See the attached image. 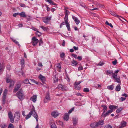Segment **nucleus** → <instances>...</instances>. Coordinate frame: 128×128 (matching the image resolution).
<instances>
[{
  "mask_svg": "<svg viewBox=\"0 0 128 128\" xmlns=\"http://www.w3.org/2000/svg\"><path fill=\"white\" fill-rule=\"evenodd\" d=\"M16 95L17 97L21 100H22L25 98L23 91L21 89H20L17 92Z\"/></svg>",
  "mask_w": 128,
  "mask_h": 128,
  "instance_id": "obj_1",
  "label": "nucleus"
},
{
  "mask_svg": "<svg viewBox=\"0 0 128 128\" xmlns=\"http://www.w3.org/2000/svg\"><path fill=\"white\" fill-rule=\"evenodd\" d=\"M113 80L115 82H117L119 84H121V82L120 76H118V75L114 74L112 76Z\"/></svg>",
  "mask_w": 128,
  "mask_h": 128,
  "instance_id": "obj_2",
  "label": "nucleus"
},
{
  "mask_svg": "<svg viewBox=\"0 0 128 128\" xmlns=\"http://www.w3.org/2000/svg\"><path fill=\"white\" fill-rule=\"evenodd\" d=\"M39 41V40L34 36L32 38V45L34 46L36 45Z\"/></svg>",
  "mask_w": 128,
  "mask_h": 128,
  "instance_id": "obj_3",
  "label": "nucleus"
},
{
  "mask_svg": "<svg viewBox=\"0 0 128 128\" xmlns=\"http://www.w3.org/2000/svg\"><path fill=\"white\" fill-rule=\"evenodd\" d=\"M50 100V96L48 93H46V96L44 100V103L48 102Z\"/></svg>",
  "mask_w": 128,
  "mask_h": 128,
  "instance_id": "obj_4",
  "label": "nucleus"
},
{
  "mask_svg": "<svg viewBox=\"0 0 128 128\" xmlns=\"http://www.w3.org/2000/svg\"><path fill=\"white\" fill-rule=\"evenodd\" d=\"M34 113H35V110L34 109H32L31 110L29 113L26 116L25 118L27 120L29 118L32 114H34Z\"/></svg>",
  "mask_w": 128,
  "mask_h": 128,
  "instance_id": "obj_5",
  "label": "nucleus"
},
{
  "mask_svg": "<svg viewBox=\"0 0 128 128\" xmlns=\"http://www.w3.org/2000/svg\"><path fill=\"white\" fill-rule=\"evenodd\" d=\"M113 111V110H109L108 111H107L106 113L105 114L102 113L101 116L103 117H105L107 116H108L110 114H111Z\"/></svg>",
  "mask_w": 128,
  "mask_h": 128,
  "instance_id": "obj_6",
  "label": "nucleus"
},
{
  "mask_svg": "<svg viewBox=\"0 0 128 128\" xmlns=\"http://www.w3.org/2000/svg\"><path fill=\"white\" fill-rule=\"evenodd\" d=\"M51 17L46 16L43 18V22L45 23H47L51 20Z\"/></svg>",
  "mask_w": 128,
  "mask_h": 128,
  "instance_id": "obj_7",
  "label": "nucleus"
},
{
  "mask_svg": "<svg viewBox=\"0 0 128 128\" xmlns=\"http://www.w3.org/2000/svg\"><path fill=\"white\" fill-rule=\"evenodd\" d=\"M72 18L76 24L78 25L80 23V21L77 18L74 16H72Z\"/></svg>",
  "mask_w": 128,
  "mask_h": 128,
  "instance_id": "obj_8",
  "label": "nucleus"
},
{
  "mask_svg": "<svg viewBox=\"0 0 128 128\" xmlns=\"http://www.w3.org/2000/svg\"><path fill=\"white\" fill-rule=\"evenodd\" d=\"M106 74L107 75H109V76L111 75H112V76L114 74L113 71L111 70H106Z\"/></svg>",
  "mask_w": 128,
  "mask_h": 128,
  "instance_id": "obj_9",
  "label": "nucleus"
},
{
  "mask_svg": "<svg viewBox=\"0 0 128 128\" xmlns=\"http://www.w3.org/2000/svg\"><path fill=\"white\" fill-rule=\"evenodd\" d=\"M20 87L21 85L20 84H17L15 87L14 88V92H16L20 88Z\"/></svg>",
  "mask_w": 128,
  "mask_h": 128,
  "instance_id": "obj_10",
  "label": "nucleus"
},
{
  "mask_svg": "<svg viewBox=\"0 0 128 128\" xmlns=\"http://www.w3.org/2000/svg\"><path fill=\"white\" fill-rule=\"evenodd\" d=\"M39 78L43 83H44L45 82V78L44 76H43L42 74H40V75Z\"/></svg>",
  "mask_w": 128,
  "mask_h": 128,
  "instance_id": "obj_11",
  "label": "nucleus"
},
{
  "mask_svg": "<svg viewBox=\"0 0 128 128\" xmlns=\"http://www.w3.org/2000/svg\"><path fill=\"white\" fill-rule=\"evenodd\" d=\"M109 108L110 110H115L118 108V106H116L113 105H110L109 107Z\"/></svg>",
  "mask_w": 128,
  "mask_h": 128,
  "instance_id": "obj_12",
  "label": "nucleus"
},
{
  "mask_svg": "<svg viewBox=\"0 0 128 128\" xmlns=\"http://www.w3.org/2000/svg\"><path fill=\"white\" fill-rule=\"evenodd\" d=\"M37 97L36 95H34L30 98V100L34 102H35L37 100Z\"/></svg>",
  "mask_w": 128,
  "mask_h": 128,
  "instance_id": "obj_13",
  "label": "nucleus"
},
{
  "mask_svg": "<svg viewBox=\"0 0 128 128\" xmlns=\"http://www.w3.org/2000/svg\"><path fill=\"white\" fill-rule=\"evenodd\" d=\"M50 124L51 128H56L55 124L53 121H50Z\"/></svg>",
  "mask_w": 128,
  "mask_h": 128,
  "instance_id": "obj_14",
  "label": "nucleus"
},
{
  "mask_svg": "<svg viewBox=\"0 0 128 128\" xmlns=\"http://www.w3.org/2000/svg\"><path fill=\"white\" fill-rule=\"evenodd\" d=\"M69 114L67 113H66L64 115V120L66 121L68 120L69 119Z\"/></svg>",
  "mask_w": 128,
  "mask_h": 128,
  "instance_id": "obj_15",
  "label": "nucleus"
},
{
  "mask_svg": "<svg viewBox=\"0 0 128 128\" xmlns=\"http://www.w3.org/2000/svg\"><path fill=\"white\" fill-rule=\"evenodd\" d=\"M96 122V124L98 126L102 125L104 124V120H99V121L98 122Z\"/></svg>",
  "mask_w": 128,
  "mask_h": 128,
  "instance_id": "obj_16",
  "label": "nucleus"
},
{
  "mask_svg": "<svg viewBox=\"0 0 128 128\" xmlns=\"http://www.w3.org/2000/svg\"><path fill=\"white\" fill-rule=\"evenodd\" d=\"M20 64L21 66H22L21 69H22V68H24V59H22L21 60H20Z\"/></svg>",
  "mask_w": 128,
  "mask_h": 128,
  "instance_id": "obj_17",
  "label": "nucleus"
},
{
  "mask_svg": "<svg viewBox=\"0 0 128 128\" xmlns=\"http://www.w3.org/2000/svg\"><path fill=\"white\" fill-rule=\"evenodd\" d=\"M16 117V118L19 120L20 116V114L19 112H16L15 113L14 116V118H15Z\"/></svg>",
  "mask_w": 128,
  "mask_h": 128,
  "instance_id": "obj_18",
  "label": "nucleus"
},
{
  "mask_svg": "<svg viewBox=\"0 0 128 128\" xmlns=\"http://www.w3.org/2000/svg\"><path fill=\"white\" fill-rule=\"evenodd\" d=\"M32 29L33 30L36 31L37 33H39V34H38V36H40L42 35V33L39 32L38 30L36 28H32Z\"/></svg>",
  "mask_w": 128,
  "mask_h": 128,
  "instance_id": "obj_19",
  "label": "nucleus"
},
{
  "mask_svg": "<svg viewBox=\"0 0 128 128\" xmlns=\"http://www.w3.org/2000/svg\"><path fill=\"white\" fill-rule=\"evenodd\" d=\"M71 63V65L72 66H76L78 64V62L74 60H73L72 61Z\"/></svg>",
  "mask_w": 128,
  "mask_h": 128,
  "instance_id": "obj_20",
  "label": "nucleus"
},
{
  "mask_svg": "<svg viewBox=\"0 0 128 128\" xmlns=\"http://www.w3.org/2000/svg\"><path fill=\"white\" fill-rule=\"evenodd\" d=\"M90 126L92 128H94L98 127V126L96 124V123L94 122L91 124H90Z\"/></svg>",
  "mask_w": 128,
  "mask_h": 128,
  "instance_id": "obj_21",
  "label": "nucleus"
},
{
  "mask_svg": "<svg viewBox=\"0 0 128 128\" xmlns=\"http://www.w3.org/2000/svg\"><path fill=\"white\" fill-rule=\"evenodd\" d=\"M33 114V116L36 119L37 122L38 123V115L35 111V113H34V114Z\"/></svg>",
  "mask_w": 128,
  "mask_h": 128,
  "instance_id": "obj_22",
  "label": "nucleus"
},
{
  "mask_svg": "<svg viewBox=\"0 0 128 128\" xmlns=\"http://www.w3.org/2000/svg\"><path fill=\"white\" fill-rule=\"evenodd\" d=\"M51 114L54 117H56L58 115V113L55 112H52Z\"/></svg>",
  "mask_w": 128,
  "mask_h": 128,
  "instance_id": "obj_23",
  "label": "nucleus"
},
{
  "mask_svg": "<svg viewBox=\"0 0 128 128\" xmlns=\"http://www.w3.org/2000/svg\"><path fill=\"white\" fill-rule=\"evenodd\" d=\"M20 16L23 18H25L26 17V15L24 12H22L20 13Z\"/></svg>",
  "mask_w": 128,
  "mask_h": 128,
  "instance_id": "obj_24",
  "label": "nucleus"
},
{
  "mask_svg": "<svg viewBox=\"0 0 128 128\" xmlns=\"http://www.w3.org/2000/svg\"><path fill=\"white\" fill-rule=\"evenodd\" d=\"M73 123L74 126H75L78 122V120L76 118H72Z\"/></svg>",
  "mask_w": 128,
  "mask_h": 128,
  "instance_id": "obj_25",
  "label": "nucleus"
},
{
  "mask_svg": "<svg viewBox=\"0 0 128 128\" xmlns=\"http://www.w3.org/2000/svg\"><path fill=\"white\" fill-rule=\"evenodd\" d=\"M46 1L49 2L50 4L55 5L56 4L54 3V2L52 0H46Z\"/></svg>",
  "mask_w": 128,
  "mask_h": 128,
  "instance_id": "obj_26",
  "label": "nucleus"
},
{
  "mask_svg": "<svg viewBox=\"0 0 128 128\" xmlns=\"http://www.w3.org/2000/svg\"><path fill=\"white\" fill-rule=\"evenodd\" d=\"M65 18H68V14H70V12L69 11L67 10H65Z\"/></svg>",
  "mask_w": 128,
  "mask_h": 128,
  "instance_id": "obj_27",
  "label": "nucleus"
},
{
  "mask_svg": "<svg viewBox=\"0 0 128 128\" xmlns=\"http://www.w3.org/2000/svg\"><path fill=\"white\" fill-rule=\"evenodd\" d=\"M101 106L103 108V113H104L106 112V110L107 109V107L106 106L104 105H102Z\"/></svg>",
  "mask_w": 128,
  "mask_h": 128,
  "instance_id": "obj_28",
  "label": "nucleus"
},
{
  "mask_svg": "<svg viewBox=\"0 0 128 128\" xmlns=\"http://www.w3.org/2000/svg\"><path fill=\"white\" fill-rule=\"evenodd\" d=\"M109 13L110 14H111L112 15V16H116V17L118 16L116 14V13H115L114 12H113V11H109Z\"/></svg>",
  "mask_w": 128,
  "mask_h": 128,
  "instance_id": "obj_29",
  "label": "nucleus"
},
{
  "mask_svg": "<svg viewBox=\"0 0 128 128\" xmlns=\"http://www.w3.org/2000/svg\"><path fill=\"white\" fill-rule=\"evenodd\" d=\"M23 82L24 84H31L29 82V80L28 79H26L24 80L23 81Z\"/></svg>",
  "mask_w": 128,
  "mask_h": 128,
  "instance_id": "obj_30",
  "label": "nucleus"
},
{
  "mask_svg": "<svg viewBox=\"0 0 128 128\" xmlns=\"http://www.w3.org/2000/svg\"><path fill=\"white\" fill-rule=\"evenodd\" d=\"M120 86L119 84H118L116 86V91H119L120 90Z\"/></svg>",
  "mask_w": 128,
  "mask_h": 128,
  "instance_id": "obj_31",
  "label": "nucleus"
},
{
  "mask_svg": "<svg viewBox=\"0 0 128 128\" xmlns=\"http://www.w3.org/2000/svg\"><path fill=\"white\" fill-rule=\"evenodd\" d=\"M123 108L122 107H120L118 108L116 110V112L117 113H120L122 110Z\"/></svg>",
  "mask_w": 128,
  "mask_h": 128,
  "instance_id": "obj_32",
  "label": "nucleus"
},
{
  "mask_svg": "<svg viewBox=\"0 0 128 128\" xmlns=\"http://www.w3.org/2000/svg\"><path fill=\"white\" fill-rule=\"evenodd\" d=\"M6 97L2 96V104H4L6 102Z\"/></svg>",
  "mask_w": 128,
  "mask_h": 128,
  "instance_id": "obj_33",
  "label": "nucleus"
},
{
  "mask_svg": "<svg viewBox=\"0 0 128 128\" xmlns=\"http://www.w3.org/2000/svg\"><path fill=\"white\" fill-rule=\"evenodd\" d=\"M10 82V84L9 86V88H10L11 87H12L14 84V82L13 80H11V82Z\"/></svg>",
  "mask_w": 128,
  "mask_h": 128,
  "instance_id": "obj_34",
  "label": "nucleus"
},
{
  "mask_svg": "<svg viewBox=\"0 0 128 128\" xmlns=\"http://www.w3.org/2000/svg\"><path fill=\"white\" fill-rule=\"evenodd\" d=\"M12 41L15 43L16 44L18 45L19 46H20V45L19 44L18 42L16 40L14 39L13 38H11Z\"/></svg>",
  "mask_w": 128,
  "mask_h": 128,
  "instance_id": "obj_35",
  "label": "nucleus"
},
{
  "mask_svg": "<svg viewBox=\"0 0 128 128\" xmlns=\"http://www.w3.org/2000/svg\"><path fill=\"white\" fill-rule=\"evenodd\" d=\"M113 86V85H111L108 86H107V88L109 90H112L114 88Z\"/></svg>",
  "mask_w": 128,
  "mask_h": 128,
  "instance_id": "obj_36",
  "label": "nucleus"
},
{
  "mask_svg": "<svg viewBox=\"0 0 128 128\" xmlns=\"http://www.w3.org/2000/svg\"><path fill=\"white\" fill-rule=\"evenodd\" d=\"M40 27L45 32L47 31L48 29L47 28H46L43 26H41Z\"/></svg>",
  "mask_w": 128,
  "mask_h": 128,
  "instance_id": "obj_37",
  "label": "nucleus"
},
{
  "mask_svg": "<svg viewBox=\"0 0 128 128\" xmlns=\"http://www.w3.org/2000/svg\"><path fill=\"white\" fill-rule=\"evenodd\" d=\"M8 118L13 117V115L12 113L11 112H10L8 113Z\"/></svg>",
  "mask_w": 128,
  "mask_h": 128,
  "instance_id": "obj_38",
  "label": "nucleus"
},
{
  "mask_svg": "<svg viewBox=\"0 0 128 128\" xmlns=\"http://www.w3.org/2000/svg\"><path fill=\"white\" fill-rule=\"evenodd\" d=\"M8 93V90L6 89H5L3 95L2 96L6 97V95Z\"/></svg>",
  "mask_w": 128,
  "mask_h": 128,
  "instance_id": "obj_39",
  "label": "nucleus"
},
{
  "mask_svg": "<svg viewBox=\"0 0 128 128\" xmlns=\"http://www.w3.org/2000/svg\"><path fill=\"white\" fill-rule=\"evenodd\" d=\"M74 87L75 88L78 90H80V86H78L77 85H74Z\"/></svg>",
  "mask_w": 128,
  "mask_h": 128,
  "instance_id": "obj_40",
  "label": "nucleus"
},
{
  "mask_svg": "<svg viewBox=\"0 0 128 128\" xmlns=\"http://www.w3.org/2000/svg\"><path fill=\"white\" fill-rule=\"evenodd\" d=\"M83 91L84 92H89L90 90L88 88H84Z\"/></svg>",
  "mask_w": 128,
  "mask_h": 128,
  "instance_id": "obj_41",
  "label": "nucleus"
},
{
  "mask_svg": "<svg viewBox=\"0 0 128 128\" xmlns=\"http://www.w3.org/2000/svg\"><path fill=\"white\" fill-rule=\"evenodd\" d=\"M54 82H57L58 80V78L56 76V75H55L54 78Z\"/></svg>",
  "mask_w": 128,
  "mask_h": 128,
  "instance_id": "obj_42",
  "label": "nucleus"
},
{
  "mask_svg": "<svg viewBox=\"0 0 128 128\" xmlns=\"http://www.w3.org/2000/svg\"><path fill=\"white\" fill-rule=\"evenodd\" d=\"M8 128H14V127L12 124L10 123L9 124Z\"/></svg>",
  "mask_w": 128,
  "mask_h": 128,
  "instance_id": "obj_43",
  "label": "nucleus"
},
{
  "mask_svg": "<svg viewBox=\"0 0 128 128\" xmlns=\"http://www.w3.org/2000/svg\"><path fill=\"white\" fill-rule=\"evenodd\" d=\"M126 99V98L121 97L120 98L119 100L120 102H122L125 100Z\"/></svg>",
  "mask_w": 128,
  "mask_h": 128,
  "instance_id": "obj_44",
  "label": "nucleus"
},
{
  "mask_svg": "<svg viewBox=\"0 0 128 128\" xmlns=\"http://www.w3.org/2000/svg\"><path fill=\"white\" fill-rule=\"evenodd\" d=\"M56 67L57 68L60 69L61 68V65L60 63H58L56 64Z\"/></svg>",
  "mask_w": 128,
  "mask_h": 128,
  "instance_id": "obj_45",
  "label": "nucleus"
},
{
  "mask_svg": "<svg viewBox=\"0 0 128 128\" xmlns=\"http://www.w3.org/2000/svg\"><path fill=\"white\" fill-rule=\"evenodd\" d=\"M9 118L10 122L12 123H14V119L13 117Z\"/></svg>",
  "mask_w": 128,
  "mask_h": 128,
  "instance_id": "obj_46",
  "label": "nucleus"
},
{
  "mask_svg": "<svg viewBox=\"0 0 128 128\" xmlns=\"http://www.w3.org/2000/svg\"><path fill=\"white\" fill-rule=\"evenodd\" d=\"M43 43V41L42 40V38H40V39L39 42V46H40L41 44H42Z\"/></svg>",
  "mask_w": 128,
  "mask_h": 128,
  "instance_id": "obj_47",
  "label": "nucleus"
},
{
  "mask_svg": "<svg viewBox=\"0 0 128 128\" xmlns=\"http://www.w3.org/2000/svg\"><path fill=\"white\" fill-rule=\"evenodd\" d=\"M122 126L123 127H125L126 126V122L124 121L123 122H122Z\"/></svg>",
  "mask_w": 128,
  "mask_h": 128,
  "instance_id": "obj_48",
  "label": "nucleus"
},
{
  "mask_svg": "<svg viewBox=\"0 0 128 128\" xmlns=\"http://www.w3.org/2000/svg\"><path fill=\"white\" fill-rule=\"evenodd\" d=\"M65 23L66 24V25L69 24L68 21V18H66V19H65L64 20Z\"/></svg>",
  "mask_w": 128,
  "mask_h": 128,
  "instance_id": "obj_49",
  "label": "nucleus"
},
{
  "mask_svg": "<svg viewBox=\"0 0 128 128\" xmlns=\"http://www.w3.org/2000/svg\"><path fill=\"white\" fill-rule=\"evenodd\" d=\"M104 128H112V127L110 125L108 124L106 125Z\"/></svg>",
  "mask_w": 128,
  "mask_h": 128,
  "instance_id": "obj_50",
  "label": "nucleus"
},
{
  "mask_svg": "<svg viewBox=\"0 0 128 128\" xmlns=\"http://www.w3.org/2000/svg\"><path fill=\"white\" fill-rule=\"evenodd\" d=\"M66 26L68 29V31H70V25L69 24L66 25Z\"/></svg>",
  "mask_w": 128,
  "mask_h": 128,
  "instance_id": "obj_51",
  "label": "nucleus"
},
{
  "mask_svg": "<svg viewBox=\"0 0 128 128\" xmlns=\"http://www.w3.org/2000/svg\"><path fill=\"white\" fill-rule=\"evenodd\" d=\"M64 86L62 84H60L58 86V87L60 89L62 90Z\"/></svg>",
  "mask_w": 128,
  "mask_h": 128,
  "instance_id": "obj_52",
  "label": "nucleus"
},
{
  "mask_svg": "<svg viewBox=\"0 0 128 128\" xmlns=\"http://www.w3.org/2000/svg\"><path fill=\"white\" fill-rule=\"evenodd\" d=\"M26 18L28 20V21L32 19L31 17L30 16H26Z\"/></svg>",
  "mask_w": 128,
  "mask_h": 128,
  "instance_id": "obj_53",
  "label": "nucleus"
},
{
  "mask_svg": "<svg viewBox=\"0 0 128 128\" xmlns=\"http://www.w3.org/2000/svg\"><path fill=\"white\" fill-rule=\"evenodd\" d=\"M11 80L8 78H6V82L7 83H8L10 82L11 81Z\"/></svg>",
  "mask_w": 128,
  "mask_h": 128,
  "instance_id": "obj_54",
  "label": "nucleus"
},
{
  "mask_svg": "<svg viewBox=\"0 0 128 128\" xmlns=\"http://www.w3.org/2000/svg\"><path fill=\"white\" fill-rule=\"evenodd\" d=\"M117 60H115L114 61H113L112 62V63L113 65H115L117 64Z\"/></svg>",
  "mask_w": 128,
  "mask_h": 128,
  "instance_id": "obj_55",
  "label": "nucleus"
},
{
  "mask_svg": "<svg viewBox=\"0 0 128 128\" xmlns=\"http://www.w3.org/2000/svg\"><path fill=\"white\" fill-rule=\"evenodd\" d=\"M81 82H82L80 81L77 82H75L74 85L79 86V84Z\"/></svg>",
  "mask_w": 128,
  "mask_h": 128,
  "instance_id": "obj_56",
  "label": "nucleus"
},
{
  "mask_svg": "<svg viewBox=\"0 0 128 128\" xmlns=\"http://www.w3.org/2000/svg\"><path fill=\"white\" fill-rule=\"evenodd\" d=\"M38 66L39 67H40L41 68H42L43 66V65H42V63L40 62H39L38 63Z\"/></svg>",
  "mask_w": 128,
  "mask_h": 128,
  "instance_id": "obj_57",
  "label": "nucleus"
},
{
  "mask_svg": "<svg viewBox=\"0 0 128 128\" xmlns=\"http://www.w3.org/2000/svg\"><path fill=\"white\" fill-rule=\"evenodd\" d=\"M20 6L22 7L25 8L26 7V5L24 4H19Z\"/></svg>",
  "mask_w": 128,
  "mask_h": 128,
  "instance_id": "obj_58",
  "label": "nucleus"
},
{
  "mask_svg": "<svg viewBox=\"0 0 128 128\" xmlns=\"http://www.w3.org/2000/svg\"><path fill=\"white\" fill-rule=\"evenodd\" d=\"M65 54L64 53H62L60 54V57L62 58H64L65 56Z\"/></svg>",
  "mask_w": 128,
  "mask_h": 128,
  "instance_id": "obj_59",
  "label": "nucleus"
},
{
  "mask_svg": "<svg viewBox=\"0 0 128 128\" xmlns=\"http://www.w3.org/2000/svg\"><path fill=\"white\" fill-rule=\"evenodd\" d=\"M45 6L47 8V10L48 12H49L50 10V8L48 7V5L46 4L45 5Z\"/></svg>",
  "mask_w": 128,
  "mask_h": 128,
  "instance_id": "obj_60",
  "label": "nucleus"
},
{
  "mask_svg": "<svg viewBox=\"0 0 128 128\" xmlns=\"http://www.w3.org/2000/svg\"><path fill=\"white\" fill-rule=\"evenodd\" d=\"M104 64V63L102 62H100L98 64V65L101 66H103Z\"/></svg>",
  "mask_w": 128,
  "mask_h": 128,
  "instance_id": "obj_61",
  "label": "nucleus"
},
{
  "mask_svg": "<svg viewBox=\"0 0 128 128\" xmlns=\"http://www.w3.org/2000/svg\"><path fill=\"white\" fill-rule=\"evenodd\" d=\"M68 90V89L66 88V87H65L64 86L63 87L62 90L63 91H66Z\"/></svg>",
  "mask_w": 128,
  "mask_h": 128,
  "instance_id": "obj_62",
  "label": "nucleus"
},
{
  "mask_svg": "<svg viewBox=\"0 0 128 128\" xmlns=\"http://www.w3.org/2000/svg\"><path fill=\"white\" fill-rule=\"evenodd\" d=\"M74 110V108H72L71 109H70V110H69L68 112V113L69 114H70L73 111V110Z\"/></svg>",
  "mask_w": 128,
  "mask_h": 128,
  "instance_id": "obj_63",
  "label": "nucleus"
},
{
  "mask_svg": "<svg viewBox=\"0 0 128 128\" xmlns=\"http://www.w3.org/2000/svg\"><path fill=\"white\" fill-rule=\"evenodd\" d=\"M77 59L79 60H81L82 59V57L81 56H78L77 57Z\"/></svg>",
  "mask_w": 128,
  "mask_h": 128,
  "instance_id": "obj_64",
  "label": "nucleus"
}]
</instances>
